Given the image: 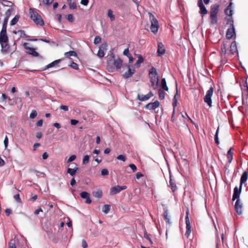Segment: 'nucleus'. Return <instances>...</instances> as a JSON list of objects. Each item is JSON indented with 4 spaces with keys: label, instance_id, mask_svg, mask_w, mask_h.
Wrapping results in <instances>:
<instances>
[{
    "label": "nucleus",
    "instance_id": "obj_1",
    "mask_svg": "<svg viewBox=\"0 0 248 248\" xmlns=\"http://www.w3.org/2000/svg\"><path fill=\"white\" fill-rule=\"evenodd\" d=\"M232 147H231L227 152V160L225 166V170L224 172V176L225 179L226 180L229 179L231 181L232 180V175L231 173V170H229V168L232 160Z\"/></svg>",
    "mask_w": 248,
    "mask_h": 248
},
{
    "label": "nucleus",
    "instance_id": "obj_2",
    "mask_svg": "<svg viewBox=\"0 0 248 248\" xmlns=\"http://www.w3.org/2000/svg\"><path fill=\"white\" fill-rule=\"evenodd\" d=\"M149 78L151 86L154 89H157L158 86L159 77L156 70L154 67H152L149 70Z\"/></svg>",
    "mask_w": 248,
    "mask_h": 248
},
{
    "label": "nucleus",
    "instance_id": "obj_3",
    "mask_svg": "<svg viewBox=\"0 0 248 248\" xmlns=\"http://www.w3.org/2000/svg\"><path fill=\"white\" fill-rule=\"evenodd\" d=\"M232 42H230L228 40L223 42L221 46V54L227 55L231 56L232 54Z\"/></svg>",
    "mask_w": 248,
    "mask_h": 248
},
{
    "label": "nucleus",
    "instance_id": "obj_4",
    "mask_svg": "<svg viewBox=\"0 0 248 248\" xmlns=\"http://www.w3.org/2000/svg\"><path fill=\"white\" fill-rule=\"evenodd\" d=\"M151 21L150 29L152 32L155 34L157 32L159 28V24L155 16H150Z\"/></svg>",
    "mask_w": 248,
    "mask_h": 248
},
{
    "label": "nucleus",
    "instance_id": "obj_5",
    "mask_svg": "<svg viewBox=\"0 0 248 248\" xmlns=\"http://www.w3.org/2000/svg\"><path fill=\"white\" fill-rule=\"evenodd\" d=\"M213 93V88L211 87L206 92V95L204 97V101L209 107L212 106L211 97Z\"/></svg>",
    "mask_w": 248,
    "mask_h": 248
},
{
    "label": "nucleus",
    "instance_id": "obj_6",
    "mask_svg": "<svg viewBox=\"0 0 248 248\" xmlns=\"http://www.w3.org/2000/svg\"><path fill=\"white\" fill-rule=\"evenodd\" d=\"M243 208V203L241 202L240 200H236L234 205V209L236 213L238 215H241L242 214Z\"/></svg>",
    "mask_w": 248,
    "mask_h": 248
},
{
    "label": "nucleus",
    "instance_id": "obj_7",
    "mask_svg": "<svg viewBox=\"0 0 248 248\" xmlns=\"http://www.w3.org/2000/svg\"><path fill=\"white\" fill-rule=\"evenodd\" d=\"M127 188V186H115L113 187H112L110 189V194L111 195H115L118 193H119L120 191L122 190H124Z\"/></svg>",
    "mask_w": 248,
    "mask_h": 248
},
{
    "label": "nucleus",
    "instance_id": "obj_8",
    "mask_svg": "<svg viewBox=\"0 0 248 248\" xmlns=\"http://www.w3.org/2000/svg\"><path fill=\"white\" fill-rule=\"evenodd\" d=\"M111 57L113 61V64L117 70L120 69L123 64V61L119 58L115 59L113 54L111 55Z\"/></svg>",
    "mask_w": 248,
    "mask_h": 248
},
{
    "label": "nucleus",
    "instance_id": "obj_9",
    "mask_svg": "<svg viewBox=\"0 0 248 248\" xmlns=\"http://www.w3.org/2000/svg\"><path fill=\"white\" fill-rule=\"evenodd\" d=\"M107 46L108 45L106 43L102 44L99 48V50L97 54V56L99 58L103 57L105 55V51L107 50Z\"/></svg>",
    "mask_w": 248,
    "mask_h": 248
},
{
    "label": "nucleus",
    "instance_id": "obj_10",
    "mask_svg": "<svg viewBox=\"0 0 248 248\" xmlns=\"http://www.w3.org/2000/svg\"><path fill=\"white\" fill-rule=\"evenodd\" d=\"M242 186L240 184L239 187L235 186L233 189V201L240 199V195L241 193Z\"/></svg>",
    "mask_w": 248,
    "mask_h": 248
},
{
    "label": "nucleus",
    "instance_id": "obj_11",
    "mask_svg": "<svg viewBox=\"0 0 248 248\" xmlns=\"http://www.w3.org/2000/svg\"><path fill=\"white\" fill-rule=\"evenodd\" d=\"M127 67L128 68V70L123 75V77L125 78H128L131 77L135 72V69L131 68L129 65H127Z\"/></svg>",
    "mask_w": 248,
    "mask_h": 248
},
{
    "label": "nucleus",
    "instance_id": "obj_12",
    "mask_svg": "<svg viewBox=\"0 0 248 248\" xmlns=\"http://www.w3.org/2000/svg\"><path fill=\"white\" fill-rule=\"evenodd\" d=\"M153 95H154L151 92H150L148 93H147L146 95L138 94L137 96V99L141 101H144L148 100Z\"/></svg>",
    "mask_w": 248,
    "mask_h": 248
},
{
    "label": "nucleus",
    "instance_id": "obj_13",
    "mask_svg": "<svg viewBox=\"0 0 248 248\" xmlns=\"http://www.w3.org/2000/svg\"><path fill=\"white\" fill-rule=\"evenodd\" d=\"M8 38L5 29L1 30L0 32V44L8 43Z\"/></svg>",
    "mask_w": 248,
    "mask_h": 248
},
{
    "label": "nucleus",
    "instance_id": "obj_14",
    "mask_svg": "<svg viewBox=\"0 0 248 248\" xmlns=\"http://www.w3.org/2000/svg\"><path fill=\"white\" fill-rule=\"evenodd\" d=\"M198 5L200 7V13L202 15H206L207 13V11L204 6L202 0H198Z\"/></svg>",
    "mask_w": 248,
    "mask_h": 248
},
{
    "label": "nucleus",
    "instance_id": "obj_15",
    "mask_svg": "<svg viewBox=\"0 0 248 248\" xmlns=\"http://www.w3.org/2000/svg\"><path fill=\"white\" fill-rule=\"evenodd\" d=\"M31 19L37 25L43 26L44 24V21L42 18L41 16H30Z\"/></svg>",
    "mask_w": 248,
    "mask_h": 248
},
{
    "label": "nucleus",
    "instance_id": "obj_16",
    "mask_svg": "<svg viewBox=\"0 0 248 248\" xmlns=\"http://www.w3.org/2000/svg\"><path fill=\"white\" fill-rule=\"evenodd\" d=\"M165 48L164 45L161 42L158 43L157 53L158 56H161L165 53Z\"/></svg>",
    "mask_w": 248,
    "mask_h": 248
},
{
    "label": "nucleus",
    "instance_id": "obj_17",
    "mask_svg": "<svg viewBox=\"0 0 248 248\" xmlns=\"http://www.w3.org/2000/svg\"><path fill=\"white\" fill-rule=\"evenodd\" d=\"M159 102L155 101L154 102L149 103L145 106V108L148 109H155L159 106Z\"/></svg>",
    "mask_w": 248,
    "mask_h": 248
},
{
    "label": "nucleus",
    "instance_id": "obj_18",
    "mask_svg": "<svg viewBox=\"0 0 248 248\" xmlns=\"http://www.w3.org/2000/svg\"><path fill=\"white\" fill-rule=\"evenodd\" d=\"M170 187L171 190L173 192H174L177 189V186L175 184V181L174 179H172V176L170 173Z\"/></svg>",
    "mask_w": 248,
    "mask_h": 248
},
{
    "label": "nucleus",
    "instance_id": "obj_19",
    "mask_svg": "<svg viewBox=\"0 0 248 248\" xmlns=\"http://www.w3.org/2000/svg\"><path fill=\"white\" fill-rule=\"evenodd\" d=\"M219 10V5L215 4L212 5L211 7L210 15V16H217Z\"/></svg>",
    "mask_w": 248,
    "mask_h": 248
},
{
    "label": "nucleus",
    "instance_id": "obj_20",
    "mask_svg": "<svg viewBox=\"0 0 248 248\" xmlns=\"http://www.w3.org/2000/svg\"><path fill=\"white\" fill-rule=\"evenodd\" d=\"M80 196L82 198L85 199L86 200V203L87 204H90L91 203L92 201L90 199V194L87 192L84 191L80 193Z\"/></svg>",
    "mask_w": 248,
    "mask_h": 248
},
{
    "label": "nucleus",
    "instance_id": "obj_21",
    "mask_svg": "<svg viewBox=\"0 0 248 248\" xmlns=\"http://www.w3.org/2000/svg\"><path fill=\"white\" fill-rule=\"evenodd\" d=\"M226 37L227 40H230L232 38V24L231 23L230 28L227 30Z\"/></svg>",
    "mask_w": 248,
    "mask_h": 248
},
{
    "label": "nucleus",
    "instance_id": "obj_22",
    "mask_svg": "<svg viewBox=\"0 0 248 248\" xmlns=\"http://www.w3.org/2000/svg\"><path fill=\"white\" fill-rule=\"evenodd\" d=\"M63 16H57L55 19L58 22L61 23L62 19ZM66 18V19L70 23L73 22L75 20L74 16H64Z\"/></svg>",
    "mask_w": 248,
    "mask_h": 248
},
{
    "label": "nucleus",
    "instance_id": "obj_23",
    "mask_svg": "<svg viewBox=\"0 0 248 248\" xmlns=\"http://www.w3.org/2000/svg\"><path fill=\"white\" fill-rule=\"evenodd\" d=\"M0 45L1 46V52L4 53H7L10 48L8 43H1Z\"/></svg>",
    "mask_w": 248,
    "mask_h": 248
},
{
    "label": "nucleus",
    "instance_id": "obj_24",
    "mask_svg": "<svg viewBox=\"0 0 248 248\" xmlns=\"http://www.w3.org/2000/svg\"><path fill=\"white\" fill-rule=\"evenodd\" d=\"M232 3L231 2L227 8L225 9V13L226 16H232Z\"/></svg>",
    "mask_w": 248,
    "mask_h": 248
},
{
    "label": "nucleus",
    "instance_id": "obj_25",
    "mask_svg": "<svg viewBox=\"0 0 248 248\" xmlns=\"http://www.w3.org/2000/svg\"><path fill=\"white\" fill-rule=\"evenodd\" d=\"M248 173L247 171H244L241 177V179H240V184L241 185H243V184H244L245 182L247 181V179H248Z\"/></svg>",
    "mask_w": 248,
    "mask_h": 248
},
{
    "label": "nucleus",
    "instance_id": "obj_26",
    "mask_svg": "<svg viewBox=\"0 0 248 248\" xmlns=\"http://www.w3.org/2000/svg\"><path fill=\"white\" fill-rule=\"evenodd\" d=\"M61 60L60 59L54 61V62L46 65L43 70H45L49 68L55 66L56 64H58L61 62Z\"/></svg>",
    "mask_w": 248,
    "mask_h": 248
},
{
    "label": "nucleus",
    "instance_id": "obj_27",
    "mask_svg": "<svg viewBox=\"0 0 248 248\" xmlns=\"http://www.w3.org/2000/svg\"><path fill=\"white\" fill-rule=\"evenodd\" d=\"M161 86L163 90L168 91L169 90V88L167 85L166 81L165 78H163L161 81Z\"/></svg>",
    "mask_w": 248,
    "mask_h": 248
},
{
    "label": "nucleus",
    "instance_id": "obj_28",
    "mask_svg": "<svg viewBox=\"0 0 248 248\" xmlns=\"http://www.w3.org/2000/svg\"><path fill=\"white\" fill-rule=\"evenodd\" d=\"M163 217L164 218V219L166 220V222L168 224H170V220L169 217V214H168V210L166 209L164 211L163 213Z\"/></svg>",
    "mask_w": 248,
    "mask_h": 248
},
{
    "label": "nucleus",
    "instance_id": "obj_29",
    "mask_svg": "<svg viewBox=\"0 0 248 248\" xmlns=\"http://www.w3.org/2000/svg\"><path fill=\"white\" fill-rule=\"evenodd\" d=\"M138 58V60L135 63V66L136 67L139 68L140 67V64L143 62L144 59L141 55H139Z\"/></svg>",
    "mask_w": 248,
    "mask_h": 248
},
{
    "label": "nucleus",
    "instance_id": "obj_30",
    "mask_svg": "<svg viewBox=\"0 0 248 248\" xmlns=\"http://www.w3.org/2000/svg\"><path fill=\"white\" fill-rule=\"evenodd\" d=\"M3 2L1 3V4L3 6V8H4L5 7H13L14 5V4L10 1L6 0H3Z\"/></svg>",
    "mask_w": 248,
    "mask_h": 248
},
{
    "label": "nucleus",
    "instance_id": "obj_31",
    "mask_svg": "<svg viewBox=\"0 0 248 248\" xmlns=\"http://www.w3.org/2000/svg\"><path fill=\"white\" fill-rule=\"evenodd\" d=\"M26 48L29 50V53L30 54L34 57L38 56L39 53L37 52H36L34 48L31 47H26Z\"/></svg>",
    "mask_w": 248,
    "mask_h": 248
},
{
    "label": "nucleus",
    "instance_id": "obj_32",
    "mask_svg": "<svg viewBox=\"0 0 248 248\" xmlns=\"http://www.w3.org/2000/svg\"><path fill=\"white\" fill-rule=\"evenodd\" d=\"M64 56L66 57H69L71 56H77V53L74 51H69L68 52H66L64 53Z\"/></svg>",
    "mask_w": 248,
    "mask_h": 248
},
{
    "label": "nucleus",
    "instance_id": "obj_33",
    "mask_svg": "<svg viewBox=\"0 0 248 248\" xmlns=\"http://www.w3.org/2000/svg\"><path fill=\"white\" fill-rule=\"evenodd\" d=\"M191 226L190 224H186V232L185 233L186 236L188 238L190 235V233H191Z\"/></svg>",
    "mask_w": 248,
    "mask_h": 248
},
{
    "label": "nucleus",
    "instance_id": "obj_34",
    "mask_svg": "<svg viewBox=\"0 0 248 248\" xmlns=\"http://www.w3.org/2000/svg\"><path fill=\"white\" fill-rule=\"evenodd\" d=\"M110 209V205L108 204H105L102 208V212L105 214H108Z\"/></svg>",
    "mask_w": 248,
    "mask_h": 248
},
{
    "label": "nucleus",
    "instance_id": "obj_35",
    "mask_svg": "<svg viewBox=\"0 0 248 248\" xmlns=\"http://www.w3.org/2000/svg\"><path fill=\"white\" fill-rule=\"evenodd\" d=\"M93 195L96 198H100L102 196V191L98 190L96 191H93Z\"/></svg>",
    "mask_w": 248,
    "mask_h": 248
},
{
    "label": "nucleus",
    "instance_id": "obj_36",
    "mask_svg": "<svg viewBox=\"0 0 248 248\" xmlns=\"http://www.w3.org/2000/svg\"><path fill=\"white\" fill-rule=\"evenodd\" d=\"M67 2L69 5L70 8L74 9L77 7V4L75 2H73L72 0H67Z\"/></svg>",
    "mask_w": 248,
    "mask_h": 248
},
{
    "label": "nucleus",
    "instance_id": "obj_37",
    "mask_svg": "<svg viewBox=\"0 0 248 248\" xmlns=\"http://www.w3.org/2000/svg\"><path fill=\"white\" fill-rule=\"evenodd\" d=\"M158 93L159 98L161 100L164 99L165 98V93H164V92L163 90H162L161 89H159L158 90Z\"/></svg>",
    "mask_w": 248,
    "mask_h": 248
},
{
    "label": "nucleus",
    "instance_id": "obj_38",
    "mask_svg": "<svg viewBox=\"0 0 248 248\" xmlns=\"http://www.w3.org/2000/svg\"><path fill=\"white\" fill-rule=\"evenodd\" d=\"M67 172L71 176L74 177L76 175V170H74V169L68 168Z\"/></svg>",
    "mask_w": 248,
    "mask_h": 248
},
{
    "label": "nucleus",
    "instance_id": "obj_39",
    "mask_svg": "<svg viewBox=\"0 0 248 248\" xmlns=\"http://www.w3.org/2000/svg\"><path fill=\"white\" fill-rule=\"evenodd\" d=\"M15 10L14 7H11L8 9L5 12V16H11L13 14V11Z\"/></svg>",
    "mask_w": 248,
    "mask_h": 248
},
{
    "label": "nucleus",
    "instance_id": "obj_40",
    "mask_svg": "<svg viewBox=\"0 0 248 248\" xmlns=\"http://www.w3.org/2000/svg\"><path fill=\"white\" fill-rule=\"evenodd\" d=\"M18 33H20V37L21 38H27L29 37L28 35L25 33V31L23 30H18Z\"/></svg>",
    "mask_w": 248,
    "mask_h": 248
},
{
    "label": "nucleus",
    "instance_id": "obj_41",
    "mask_svg": "<svg viewBox=\"0 0 248 248\" xmlns=\"http://www.w3.org/2000/svg\"><path fill=\"white\" fill-rule=\"evenodd\" d=\"M19 16H15L14 18L11 21L10 25L11 26L15 25L18 21Z\"/></svg>",
    "mask_w": 248,
    "mask_h": 248
},
{
    "label": "nucleus",
    "instance_id": "obj_42",
    "mask_svg": "<svg viewBox=\"0 0 248 248\" xmlns=\"http://www.w3.org/2000/svg\"><path fill=\"white\" fill-rule=\"evenodd\" d=\"M89 158L90 156L88 155H86L84 156L83 158L82 163L83 164H86L89 162Z\"/></svg>",
    "mask_w": 248,
    "mask_h": 248
},
{
    "label": "nucleus",
    "instance_id": "obj_43",
    "mask_svg": "<svg viewBox=\"0 0 248 248\" xmlns=\"http://www.w3.org/2000/svg\"><path fill=\"white\" fill-rule=\"evenodd\" d=\"M37 115V113L36 110H32L31 113L30 115V118L31 119H34Z\"/></svg>",
    "mask_w": 248,
    "mask_h": 248
},
{
    "label": "nucleus",
    "instance_id": "obj_44",
    "mask_svg": "<svg viewBox=\"0 0 248 248\" xmlns=\"http://www.w3.org/2000/svg\"><path fill=\"white\" fill-rule=\"evenodd\" d=\"M8 20V18L7 16L5 18V19H4V20L3 21L2 28L1 30H3L4 29H5V31H6V27H7V24Z\"/></svg>",
    "mask_w": 248,
    "mask_h": 248
},
{
    "label": "nucleus",
    "instance_id": "obj_45",
    "mask_svg": "<svg viewBox=\"0 0 248 248\" xmlns=\"http://www.w3.org/2000/svg\"><path fill=\"white\" fill-rule=\"evenodd\" d=\"M8 246V248H16L15 245V240H11L10 242H9Z\"/></svg>",
    "mask_w": 248,
    "mask_h": 248
},
{
    "label": "nucleus",
    "instance_id": "obj_46",
    "mask_svg": "<svg viewBox=\"0 0 248 248\" xmlns=\"http://www.w3.org/2000/svg\"><path fill=\"white\" fill-rule=\"evenodd\" d=\"M218 130H219V128L218 127V128L216 131L215 136V141L217 145L219 144V143L218 138Z\"/></svg>",
    "mask_w": 248,
    "mask_h": 248
},
{
    "label": "nucleus",
    "instance_id": "obj_47",
    "mask_svg": "<svg viewBox=\"0 0 248 248\" xmlns=\"http://www.w3.org/2000/svg\"><path fill=\"white\" fill-rule=\"evenodd\" d=\"M117 159L119 160H122V161L124 162L126 160V157L125 155H118L117 157Z\"/></svg>",
    "mask_w": 248,
    "mask_h": 248
},
{
    "label": "nucleus",
    "instance_id": "obj_48",
    "mask_svg": "<svg viewBox=\"0 0 248 248\" xmlns=\"http://www.w3.org/2000/svg\"><path fill=\"white\" fill-rule=\"evenodd\" d=\"M101 38L99 36H96L95 37L94 39V44H98L101 42Z\"/></svg>",
    "mask_w": 248,
    "mask_h": 248
},
{
    "label": "nucleus",
    "instance_id": "obj_49",
    "mask_svg": "<svg viewBox=\"0 0 248 248\" xmlns=\"http://www.w3.org/2000/svg\"><path fill=\"white\" fill-rule=\"evenodd\" d=\"M69 66L75 70H78V65L73 62Z\"/></svg>",
    "mask_w": 248,
    "mask_h": 248
},
{
    "label": "nucleus",
    "instance_id": "obj_50",
    "mask_svg": "<svg viewBox=\"0 0 248 248\" xmlns=\"http://www.w3.org/2000/svg\"><path fill=\"white\" fill-rule=\"evenodd\" d=\"M217 21V16H211V23L215 24Z\"/></svg>",
    "mask_w": 248,
    "mask_h": 248
},
{
    "label": "nucleus",
    "instance_id": "obj_51",
    "mask_svg": "<svg viewBox=\"0 0 248 248\" xmlns=\"http://www.w3.org/2000/svg\"><path fill=\"white\" fill-rule=\"evenodd\" d=\"M108 170L107 169H104L101 170V175L103 176L108 175Z\"/></svg>",
    "mask_w": 248,
    "mask_h": 248
},
{
    "label": "nucleus",
    "instance_id": "obj_52",
    "mask_svg": "<svg viewBox=\"0 0 248 248\" xmlns=\"http://www.w3.org/2000/svg\"><path fill=\"white\" fill-rule=\"evenodd\" d=\"M14 198L18 202H19V203H21V199L20 198V195H19V194H16L14 196Z\"/></svg>",
    "mask_w": 248,
    "mask_h": 248
},
{
    "label": "nucleus",
    "instance_id": "obj_53",
    "mask_svg": "<svg viewBox=\"0 0 248 248\" xmlns=\"http://www.w3.org/2000/svg\"><path fill=\"white\" fill-rule=\"evenodd\" d=\"M30 16H39L38 14L31 8L30 9Z\"/></svg>",
    "mask_w": 248,
    "mask_h": 248
},
{
    "label": "nucleus",
    "instance_id": "obj_54",
    "mask_svg": "<svg viewBox=\"0 0 248 248\" xmlns=\"http://www.w3.org/2000/svg\"><path fill=\"white\" fill-rule=\"evenodd\" d=\"M76 158V155H72L70 156V157L67 160V163H70L71 162H72Z\"/></svg>",
    "mask_w": 248,
    "mask_h": 248
},
{
    "label": "nucleus",
    "instance_id": "obj_55",
    "mask_svg": "<svg viewBox=\"0 0 248 248\" xmlns=\"http://www.w3.org/2000/svg\"><path fill=\"white\" fill-rule=\"evenodd\" d=\"M54 0H43L44 4L49 5L52 3Z\"/></svg>",
    "mask_w": 248,
    "mask_h": 248
},
{
    "label": "nucleus",
    "instance_id": "obj_56",
    "mask_svg": "<svg viewBox=\"0 0 248 248\" xmlns=\"http://www.w3.org/2000/svg\"><path fill=\"white\" fill-rule=\"evenodd\" d=\"M4 144L5 146V148L6 149L8 147V138L7 136H5L4 140Z\"/></svg>",
    "mask_w": 248,
    "mask_h": 248
},
{
    "label": "nucleus",
    "instance_id": "obj_57",
    "mask_svg": "<svg viewBox=\"0 0 248 248\" xmlns=\"http://www.w3.org/2000/svg\"><path fill=\"white\" fill-rule=\"evenodd\" d=\"M129 167L132 170L133 172H135L137 170V167L134 164H130Z\"/></svg>",
    "mask_w": 248,
    "mask_h": 248
},
{
    "label": "nucleus",
    "instance_id": "obj_58",
    "mask_svg": "<svg viewBox=\"0 0 248 248\" xmlns=\"http://www.w3.org/2000/svg\"><path fill=\"white\" fill-rule=\"evenodd\" d=\"M186 218H185V219H186V224H190V221H189V217H188V211H187L186 212Z\"/></svg>",
    "mask_w": 248,
    "mask_h": 248
},
{
    "label": "nucleus",
    "instance_id": "obj_59",
    "mask_svg": "<svg viewBox=\"0 0 248 248\" xmlns=\"http://www.w3.org/2000/svg\"><path fill=\"white\" fill-rule=\"evenodd\" d=\"M123 54L125 56H126L127 57H128V56H129V55H131V54H130L129 52V48H127L124 50V51L123 52Z\"/></svg>",
    "mask_w": 248,
    "mask_h": 248
},
{
    "label": "nucleus",
    "instance_id": "obj_60",
    "mask_svg": "<svg viewBox=\"0 0 248 248\" xmlns=\"http://www.w3.org/2000/svg\"><path fill=\"white\" fill-rule=\"evenodd\" d=\"M60 108L61 109H62L64 111H68V107L65 105H61L60 107Z\"/></svg>",
    "mask_w": 248,
    "mask_h": 248
},
{
    "label": "nucleus",
    "instance_id": "obj_61",
    "mask_svg": "<svg viewBox=\"0 0 248 248\" xmlns=\"http://www.w3.org/2000/svg\"><path fill=\"white\" fill-rule=\"evenodd\" d=\"M82 246L83 248H87L88 247L87 243L84 239L82 240Z\"/></svg>",
    "mask_w": 248,
    "mask_h": 248
},
{
    "label": "nucleus",
    "instance_id": "obj_62",
    "mask_svg": "<svg viewBox=\"0 0 248 248\" xmlns=\"http://www.w3.org/2000/svg\"><path fill=\"white\" fill-rule=\"evenodd\" d=\"M144 237L149 241L151 244H153V241H152L151 238L149 237V236L147 234H144Z\"/></svg>",
    "mask_w": 248,
    "mask_h": 248
},
{
    "label": "nucleus",
    "instance_id": "obj_63",
    "mask_svg": "<svg viewBox=\"0 0 248 248\" xmlns=\"http://www.w3.org/2000/svg\"><path fill=\"white\" fill-rule=\"evenodd\" d=\"M89 1V0H81L80 3L81 4L86 6L88 5Z\"/></svg>",
    "mask_w": 248,
    "mask_h": 248
},
{
    "label": "nucleus",
    "instance_id": "obj_64",
    "mask_svg": "<svg viewBox=\"0 0 248 248\" xmlns=\"http://www.w3.org/2000/svg\"><path fill=\"white\" fill-rule=\"evenodd\" d=\"M70 123L72 125H76L78 123V121L77 120L72 119L70 121Z\"/></svg>",
    "mask_w": 248,
    "mask_h": 248
}]
</instances>
